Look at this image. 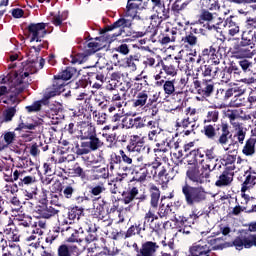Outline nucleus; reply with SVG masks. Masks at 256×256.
Here are the masks:
<instances>
[{
  "mask_svg": "<svg viewBox=\"0 0 256 256\" xmlns=\"http://www.w3.org/2000/svg\"><path fill=\"white\" fill-rule=\"evenodd\" d=\"M202 77H210V79H216L219 75V60H212L210 64H205L202 68Z\"/></svg>",
  "mask_w": 256,
  "mask_h": 256,
  "instance_id": "27",
  "label": "nucleus"
},
{
  "mask_svg": "<svg viewBox=\"0 0 256 256\" xmlns=\"http://www.w3.org/2000/svg\"><path fill=\"white\" fill-rule=\"evenodd\" d=\"M77 75V68L68 66L60 73L54 76L52 85L48 87L54 95H61L65 91L66 81Z\"/></svg>",
  "mask_w": 256,
  "mask_h": 256,
  "instance_id": "7",
  "label": "nucleus"
},
{
  "mask_svg": "<svg viewBox=\"0 0 256 256\" xmlns=\"http://www.w3.org/2000/svg\"><path fill=\"white\" fill-rule=\"evenodd\" d=\"M235 161H237V155L233 154H226L221 159V163L225 167L224 169L231 172H234L235 169H237V166H235Z\"/></svg>",
  "mask_w": 256,
  "mask_h": 256,
  "instance_id": "43",
  "label": "nucleus"
},
{
  "mask_svg": "<svg viewBox=\"0 0 256 256\" xmlns=\"http://www.w3.org/2000/svg\"><path fill=\"white\" fill-rule=\"evenodd\" d=\"M220 77H221L222 83H229L231 79H234L233 73L231 72V68H229V66L224 67L220 73Z\"/></svg>",
  "mask_w": 256,
  "mask_h": 256,
  "instance_id": "61",
  "label": "nucleus"
},
{
  "mask_svg": "<svg viewBox=\"0 0 256 256\" xmlns=\"http://www.w3.org/2000/svg\"><path fill=\"white\" fill-rule=\"evenodd\" d=\"M81 145L76 144V155H89L99 149L105 147V142L101 139V136L97 133V128L93 123L81 121L79 122Z\"/></svg>",
  "mask_w": 256,
  "mask_h": 256,
  "instance_id": "1",
  "label": "nucleus"
},
{
  "mask_svg": "<svg viewBox=\"0 0 256 256\" xmlns=\"http://www.w3.org/2000/svg\"><path fill=\"white\" fill-rule=\"evenodd\" d=\"M235 177V172H231L230 170H225L218 177V181L215 182L216 187H230L231 183H233V179Z\"/></svg>",
  "mask_w": 256,
  "mask_h": 256,
  "instance_id": "33",
  "label": "nucleus"
},
{
  "mask_svg": "<svg viewBox=\"0 0 256 256\" xmlns=\"http://www.w3.org/2000/svg\"><path fill=\"white\" fill-rule=\"evenodd\" d=\"M126 151H129V153H143L145 151V137L137 134L131 135Z\"/></svg>",
  "mask_w": 256,
  "mask_h": 256,
  "instance_id": "18",
  "label": "nucleus"
},
{
  "mask_svg": "<svg viewBox=\"0 0 256 256\" xmlns=\"http://www.w3.org/2000/svg\"><path fill=\"white\" fill-rule=\"evenodd\" d=\"M215 49H217V43H213L209 48H204L200 55L210 57V61H213L215 59Z\"/></svg>",
  "mask_w": 256,
  "mask_h": 256,
  "instance_id": "59",
  "label": "nucleus"
},
{
  "mask_svg": "<svg viewBox=\"0 0 256 256\" xmlns=\"http://www.w3.org/2000/svg\"><path fill=\"white\" fill-rule=\"evenodd\" d=\"M139 59V54L130 55L124 59V65L125 67H128V69H131V71H137V63H139Z\"/></svg>",
  "mask_w": 256,
  "mask_h": 256,
  "instance_id": "48",
  "label": "nucleus"
},
{
  "mask_svg": "<svg viewBox=\"0 0 256 256\" xmlns=\"http://www.w3.org/2000/svg\"><path fill=\"white\" fill-rule=\"evenodd\" d=\"M4 235L6 239L8 240V243H19L21 239V234L19 232V229L17 227L11 228V227H6L4 229Z\"/></svg>",
  "mask_w": 256,
  "mask_h": 256,
  "instance_id": "40",
  "label": "nucleus"
},
{
  "mask_svg": "<svg viewBox=\"0 0 256 256\" xmlns=\"http://www.w3.org/2000/svg\"><path fill=\"white\" fill-rule=\"evenodd\" d=\"M191 79V74H187L186 76H181L177 79H172L174 81V89L176 91V95H183V90L185 87L189 89L191 87V82L189 81Z\"/></svg>",
  "mask_w": 256,
  "mask_h": 256,
  "instance_id": "30",
  "label": "nucleus"
},
{
  "mask_svg": "<svg viewBox=\"0 0 256 256\" xmlns=\"http://www.w3.org/2000/svg\"><path fill=\"white\" fill-rule=\"evenodd\" d=\"M235 100L233 101L234 107H246L247 98L243 97V94H234Z\"/></svg>",
  "mask_w": 256,
  "mask_h": 256,
  "instance_id": "62",
  "label": "nucleus"
},
{
  "mask_svg": "<svg viewBox=\"0 0 256 256\" xmlns=\"http://www.w3.org/2000/svg\"><path fill=\"white\" fill-rule=\"evenodd\" d=\"M245 180L242 183L241 193H247L249 189H253L256 186V171L252 167L244 172Z\"/></svg>",
  "mask_w": 256,
  "mask_h": 256,
  "instance_id": "26",
  "label": "nucleus"
},
{
  "mask_svg": "<svg viewBox=\"0 0 256 256\" xmlns=\"http://www.w3.org/2000/svg\"><path fill=\"white\" fill-rule=\"evenodd\" d=\"M177 39H179V30L177 29V27H167L158 36V41L161 43V45H169V43H175Z\"/></svg>",
  "mask_w": 256,
  "mask_h": 256,
  "instance_id": "20",
  "label": "nucleus"
},
{
  "mask_svg": "<svg viewBox=\"0 0 256 256\" xmlns=\"http://www.w3.org/2000/svg\"><path fill=\"white\" fill-rule=\"evenodd\" d=\"M175 60H173L169 64L162 63V71L168 76V77H177V73H179V65L181 63V60L179 58L175 57Z\"/></svg>",
  "mask_w": 256,
  "mask_h": 256,
  "instance_id": "31",
  "label": "nucleus"
},
{
  "mask_svg": "<svg viewBox=\"0 0 256 256\" xmlns=\"http://www.w3.org/2000/svg\"><path fill=\"white\" fill-rule=\"evenodd\" d=\"M226 240L227 237H208L205 240H199L189 247L188 256H211V251H221L228 247H235L233 241L225 242Z\"/></svg>",
  "mask_w": 256,
  "mask_h": 256,
  "instance_id": "2",
  "label": "nucleus"
},
{
  "mask_svg": "<svg viewBox=\"0 0 256 256\" xmlns=\"http://www.w3.org/2000/svg\"><path fill=\"white\" fill-rule=\"evenodd\" d=\"M23 129H29V131H36L37 133H41L43 131V123L41 121H33L32 123H24L21 122L15 131H23Z\"/></svg>",
  "mask_w": 256,
  "mask_h": 256,
  "instance_id": "38",
  "label": "nucleus"
},
{
  "mask_svg": "<svg viewBox=\"0 0 256 256\" xmlns=\"http://www.w3.org/2000/svg\"><path fill=\"white\" fill-rule=\"evenodd\" d=\"M225 25L228 27V33L231 37H235V35H238L239 31H241L239 23V17L237 16H230L225 20Z\"/></svg>",
  "mask_w": 256,
  "mask_h": 256,
  "instance_id": "35",
  "label": "nucleus"
},
{
  "mask_svg": "<svg viewBox=\"0 0 256 256\" xmlns=\"http://www.w3.org/2000/svg\"><path fill=\"white\" fill-rule=\"evenodd\" d=\"M233 245L237 251H243V247L244 249L256 247V234H251L249 232L240 234L233 240Z\"/></svg>",
  "mask_w": 256,
  "mask_h": 256,
  "instance_id": "12",
  "label": "nucleus"
},
{
  "mask_svg": "<svg viewBox=\"0 0 256 256\" xmlns=\"http://www.w3.org/2000/svg\"><path fill=\"white\" fill-rule=\"evenodd\" d=\"M92 179L94 181H99V179H108L109 178V169L106 167L94 166L91 169Z\"/></svg>",
  "mask_w": 256,
  "mask_h": 256,
  "instance_id": "42",
  "label": "nucleus"
},
{
  "mask_svg": "<svg viewBox=\"0 0 256 256\" xmlns=\"http://www.w3.org/2000/svg\"><path fill=\"white\" fill-rule=\"evenodd\" d=\"M223 57H227V47L216 43V49L212 61L218 60L219 63H221V59H223Z\"/></svg>",
  "mask_w": 256,
  "mask_h": 256,
  "instance_id": "50",
  "label": "nucleus"
},
{
  "mask_svg": "<svg viewBox=\"0 0 256 256\" xmlns=\"http://www.w3.org/2000/svg\"><path fill=\"white\" fill-rule=\"evenodd\" d=\"M35 213L38 219H51V217H55L59 213V210L49 206L47 203H41L36 206Z\"/></svg>",
  "mask_w": 256,
  "mask_h": 256,
  "instance_id": "21",
  "label": "nucleus"
},
{
  "mask_svg": "<svg viewBox=\"0 0 256 256\" xmlns=\"http://www.w3.org/2000/svg\"><path fill=\"white\" fill-rule=\"evenodd\" d=\"M256 45V31L244 30L241 34V40L239 43L234 44L232 51H234L236 57H253L255 52L251 49Z\"/></svg>",
  "mask_w": 256,
  "mask_h": 256,
  "instance_id": "5",
  "label": "nucleus"
},
{
  "mask_svg": "<svg viewBox=\"0 0 256 256\" xmlns=\"http://www.w3.org/2000/svg\"><path fill=\"white\" fill-rule=\"evenodd\" d=\"M219 121V110L212 108L208 110L204 123H217Z\"/></svg>",
  "mask_w": 256,
  "mask_h": 256,
  "instance_id": "52",
  "label": "nucleus"
},
{
  "mask_svg": "<svg viewBox=\"0 0 256 256\" xmlns=\"http://www.w3.org/2000/svg\"><path fill=\"white\" fill-rule=\"evenodd\" d=\"M106 33L101 34L100 32V37H96L95 41L89 42L87 44V49L85 50L88 56L95 55L97 51H101V49H105L107 47L108 43H111L112 41H115L117 37L121 36L123 34V30L119 29L117 33L110 34L106 36Z\"/></svg>",
  "mask_w": 256,
  "mask_h": 256,
  "instance_id": "8",
  "label": "nucleus"
},
{
  "mask_svg": "<svg viewBox=\"0 0 256 256\" xmlns=\"http://www.w3.org/2000/svg\"><path fill=\"white\" fill-rule=\"evenodd\" d=\"M132 179L130 183H145L147 181V175H149V166L147 164L134 165L130 171Z\"/></svg>",
  "mask_w": 256,
  "mask_h": 256,
  "instance_id": "17",
  "label": "nucleus"
},
{
  "mask_svg": "<svg viewBox=\"0 0 256 256\" xmlns=\"http://www.w3.org/2000/svg\"><path fill=\"white\" fill-rule=\"evenodd\" d=\"M10 250H9V255L13 256H21L23 255V252H21V246L15 244V242H9Z\"/></svg>",
  "mask_w": 256,
  "mask_h": 256,
  "instance_id": "64",
  "label": "nucleus"
},
{
  "mask_svg": "<svg viewBox=\"0 0 256 256\" xmlns=\"http://www.w3.org/2000/svg\"><path fill=\"white\" fill-rule=\"evenodd\" d=\"M232 137L233 134L231 133V126H229L227 122H221L214 141L217 143V145L225 147L226 145H229V139Z\"/></svg>",
  "mask_w": 256,
  "mask_h": 256,
  "instance_id": "16",
  "label": "nucleus"
},
{
  "mask_svg": "<svg viewBox=\"0 0 256 256\" xmlns=\"http://www.w3.org/2000/svg\"><path fill=\"white\" fill-rule=\"evenodd\" d=\"M190 155L194 157L195 163H203V157H205V150L197 149L190 151Z\"/></svg>",
  "mask_w": 256,
  "mask_h": 256,
  "instance_id": "63",
  "label": "nucleus"
},
{
  "mask_svg": "<svg viewBox=\"0 0 256 256\" xmlns=\"http://www.w3.org/2000/svg\"><path fill=\"white\" fill-rule=\"evenodd\" d=\"M231 55L234 59H240L238 65L243 73H253V56L238 57L235 54V50L231 51Z\"/></svg>",
  "mask_w": 256,
  "mask_h": 256,
  "instance_id": "29",
  "label": "nucleus"
},
{
  "mask_svg": "<svg viewBox=\"0 0 256 256\" xmlns=\"http://www.w3.org/2000/svg\"><path fill=\"white\" fill-rule=\"evenodd\" d=\"M59 233H61L59 227L54 228L52 231H50L45 238L46 243H48V245H53V242L59 239Z\"/></svg>",
  "mask_w": 256,
  "mask_h": 256,
  "instance_id": "56",
  "label": "nucleus"
},
{
  "mask_svg": "<svg viewBox=\"0 0 256 256\" xmlns=\"http://www.w3.org/2000/svg\"><path fill=\"white\" fill-rule=\"evenodd\" d=\"M193 125H195V120L191 121L189 117H187L182 120H176L175 127L177 131H179V129H189V127H193Z\"/></svg>",
  "mask_w": 256,
  "mask_h": 256,
  "instance_id": "55",
  "label": "nucleus"
},
{
  "mask_svg": "<svg viewBox=\"0 0 256 256\" xmlns=\"http://www.w3.org/2000/svg\"><path fill=\"white\" fill-rule=\"evenodd\" d=\"M165 95L171 97L172 95H177L175 90V80H167L162 86Z\"/></svg>",
  "mask_w": 256,
  "mask_h": 256,
  "instance_id": "51",
  "label": "nucleus"
},
{
  "mask_svg": "<svg viewBox=\"0 0 256 256\" xmlns=\"http://www.w3.org/2000/svg\"><path fill=\"white\" fill-rule=\"evenodd\" d=\"M14 179H17L18 187L20 188L29 187V185L37 183V178L33 175H27V171L25 170H15Z\"/></svg>",
  "mask_w": 256,
  "mask_h": 256,
  "instance_id": "23",
  "label": "nucleus"
},
{
  "mask_svg": "<svg viewBox=\"0 0 256 256\" xmlns=\"http://www.w3.org/2000/svg\"><path fill=\"white\" fill-rule=\"evenodd\" d=\"M79 248L75 245L60 244L57 247L56 256H77Z\"/></svg>",
  "mask_w": 256,
  "mask_h": 256,
  "instance_id": "37",
  "label": "nucleus"
},
{
  "mask_svg": "<svg viewBox=\"0 0 256 256\" xmlns=\"http://www.w3.org/2000/svg\"><path fill=\"white\" fill-rule=\"evenodd\" d=\"M97 231H99V227L96 224H91L86 232L85 243L89 244L97 241Z\"/></svg>",
  "mask_w": 256,
  "mask_h": 256,
  "instance_id": "47",
  "label": "nucleus"
},
{
  "mask_svg": "<svg viewBox=\"0 0 256 256\" xmlns=\"http://www.w3.org/2000/svg\"><path fill=\"white\" fill-rule=\"evenodd\" d=\"M70 57V63H78L79 65H81V63H85V61L88 59L89 54L84 51L83 53H77L75 55H71Z\"/></svg>",
  "mask_w": 256,
  "mask_h": 256,
  "instance_id": "58",
  "label": "nucleus"
},
{
  "mask_svg": "<svg viewBox=\"0 0 256 256\" xmlns=\"http://www.w3.org/2000/svg\"><path fill=\"white\" fill-rule=\"evenodd\" d=\"M89 189V197H90V201L91 199L93 201H99V199H101V197H99V195H101L102 193H105V184L103 182H100L98 185H94V186H88Z\"/></svg>",
  "mask_w": 256,
  "mask_h": 256,
  "instance_id": "39",
  "label": "nucleus"
},
{
  "mask_svg": "<svg viewBox=\"0 0 256 256\" xmlns=\"http://www.w3.org/2000/svg\"><path fill=\"white\" fill-rule=\"evenodd\" d=\"M103 99L108 103H114L115 106L118 107V109H121V107H123V96H121L119 90L112 92H104Z\"/></svg>",
  "mask_w": 256,
  "mask_h": 256,
  "instance_id": "32",
  "label": "nucleus"
},
{
  "mask_svg": "<svg viewBox=\"0 0 256 256\" xmlns=\"http://www.w3.org/2000/svg\"><path fill=\"white\" fill-rule=\"evenodd\" d=\"M159 249V243L151 240H146L141 243L140 254H136V256H157Z\"/></svg>",
  "mask_w": 256,
  "mask_h": 256,
  "instance_id": "25",
  "label": "nucleus"
},
{
  "mask_svg": "<svg viewBox=\"0 0 256 256\" xmlns=\"http://www.w3.org/2000/svg\"><path fill=\"white\" fill-rule=\"evenodd\" d=\"M184 201L188 207H195L207 201V191L203 186H191L189 182H185L181 186Z\"/></svg>",
  "mask_w": 256,
  "mask_h": 256,
  "instance_id": "6",
  "label": "nucleus"
},
{
  "mask_svg": "<svg viewBox=\"0 0 256 256\" xmlns=\"http://www.w3.org/2000/svg\"><path fill=\"white\" fill-rule=\"evenodd\" d=\"M157 121L159 119L152 116H137L135 118H129L128 125L130 129H144V127L155 129L157 127Z\"/></svg>",
  "mask_w": 256,
  "mask_h": 256,
  "instance_id": "11",
  "label": "nucleus"
},
{
  "mask_svg": "<svg viewBox=\"0 0 256 256\" xmlns=\"http://www.w3.org/2000/svg\"><path fill=\"white\" fill-rule=\"evenodd\" d=\"M58 191H60V197L71 200L77 191V183L72 178L64 177L62 184H58Z\"/></svg>",
  "mask_w": 256,
  "mask_h": 256,
  "instance_id": "15",
  "label": "nucleus"
},
{
  "mask_svg": "<svg viewBox=\"0 0 256 256\" xmlns=\"http://www.w3.org/2000/svg\"><path fill=\"white\" fill-rule=\"evenodd\" d=\"M159 100V95H149V91L143 90L135 94V98L132 100L133 107H152Z\"/></svg>",
  "mask_w": 256,
  "mask_h": 256,
  "instance_id": "10",
  "label": "nucleus"
},
{
  "mask_svg": "<svg viewBox=\"0 0 256 256\" xmlns=\"http://www.w3.org/2000/svg\"><path fill=\"white\" fill-rule=\"evenodd\" d=\"M187 5H189V2H181V0H176L171 6L173 15H175V17L181 15V12L187 9Z\"/></svg>",
  "mask_w": 256,
  "mask_h": 256,
  "instance_id": "49",
  "label": "nucleus"
},
{
  "mask_svg": "<svg viewBox=\"0 0 256 256\" xmlns=\"http://www.w3.org/2000/svg\"><path fill=\"white\" fill-rule=\"evenodd\" d=\"M47 23L40 22V23H30L26 30L31 36L30 41H36V43H41V39L45 37L49 32H47Z\"/></svg>",
  "mask_w": 256,
  "mask_h": 256,
  "instance_id": "13",
  "label": "nucleus"
},
{
  "mask_svg": "<svg viewBox=\"0 0 256 256\" xmlns=\"http://www.w3.org/2000/svg\"><path fill=\"white\" fill-rule=\"evenodd\" d=\"M135 199H139V187L133 185V182H128V187L122 192V203L129 205Z\"/></svg>",
  "mask_w": 256,
  "mask_h": 256,
  "instance_id": "22",
  "label": "nucleus"
},
{
  "mask_svg": "<svg viewBox=\"0 0 256 256\" xmlns=\"http://www.w3.org/2000/svg\"><path fill=\"white\" fill-rule=\"evenodd\" d=\"M158 183H160L162 187H165V185L169 183V173L167 172V168H165V166H162L158 171Z\"/></svg>",
  "mask_w": 256,
  "mask_h": 256,
  "instance_id": "53",
  "label": "nucleus"
},
{
  "mask_svg": "<svg viewBox=\"0 0 256 256\" xmlns=\"http://www.w3.org/2000/svg\"><path fill=\"white\" fill-rule=\"evenodd\" d=\"M245 91L246 90L243 86L238 85H234L229 88H222V97L224 103H227V101H229L230 98L233 97V95H235V93H237V95H244Z\"/></svg>",
  "mask_w": 256,
  "mask_h": 256,
  "instance_id": "36",
  "label": "nucleus"
},
{
  "mask_svg": "<svg viewBox=\"0 0 256 256\" xmlns=\"http://www.w3.org/2000/svg\"><path fill=\"white\" fill-rule=\"evenodd\" d=\"M182 45H184L187 49L191 47H195L198 43V38L193 34V32H187L185 36L181 39Z\"/></svg>",
  "mask_w": 256,
  "mask_h": 256,
  "instance_id": "44",
  "label": "nucleus"
},
{
  "mask_svg": "<svg viewBox=\"0 0 256 256\" xmlns=\"http://www.w3.org/2000/svg\"><path fill=\"white\" fill-rule=\"evenodd\" d=\"M119 154L113 152L108 159V168L110 171H120L122 179L127 177L128 173H131L133 164V156L128 150L120 149Z\"/></svg>",
  "mask_w": 256,
  "mask_h": 256,
  "instance_id": "4",
  "label": "nucleus"
},
{
  "mask_svg": "<svg viewBox=\"0 0 256 256\" xmlns=\"http://www.w3.org/2000/svg\"><path fill=\"white\" fill-rule=\"evenodd\" d=\"M213 19V13L209 12V10L202 9L198 16V23H200V25H203V23H209L213 21Z\"/></svg>",
  "mask_w": 256,
  "mask_h": 256,
  "instance_id": "54",
  "label": "nucleus"
},
{
  "mask_svg": "<svg viewBox=\"0 0 256 256\" xmlns=\"http://www.w3.org/2000/svg\"><path fill=\"white\" fill-rule=\"evenodd\" d=\"M70 173L72 177H80V179H85V177H87L85 170L79 165V163L74 164Z\"/></svg>",
  "mask_w": 256,
  "mask_h": 256,
  "instance_id": "57",
  "label": "nucleus"
},
{
  "mask_svg": "<svg viewBox=\"0 0 256 256\" xmlns=\"http://www.w3.org/2000/svg\"><path fill=\"white\" fill-rule=\"evenodd\" d=\"M149 8V1L146 2H132L127 1L126 10L124 17H130V19L120 18L117 21H115L111 25H107L106 27L100 29V33H109V31H113L115 29H123L131 27L133 25V19L137 18V14L139 11H143V9Z\"/></svg>",
  "mask_w": 256,
  "mask_h": 256,
  "instance_id": "3",
  "label": "nucleus"
},
{
  "mask_svg": "<svg viewBox=\"0 0 256 256\" xmlns=\"http://www.w3.org/2000/svg\"><path fill=\"white\" fill-rule=\"evenodd\" d=\"M157 213L160 219H165L168 215L175 213V209L173 208V204L168 203L166 206L165 204H160Z\"/></svg>",
  "mask_w": 256,
  "mask_h": 256,
  "instance_id": "46",
  "label": "nucleus"
},
{
  "mask_svg": "<svg viewBox=\"0 0 256 256\" xmlns=\"http://www.w3.org/2000/svg\"><path fill=\"white\" fill-rule=\"evenodd\" d=\"M93 119L97 125H105L107 123V114L105 112L93 111Z\"/></svg>",
  "mask_w": 256,
  "mask_h": 256,
  "instance_id": "60",
  "label": "nucleus"
},
{
  "mask_svg": "<svg viewBox=\"0 0 256 256\" xmlns=\"http://www.w3.org/2000/svg\"><path fill=\"white\" fill-rule=\"evenodd\" d=\"M110 71H113V66L106 65L98 67V71L96 72H88L87 75L89 79H96V81H100V83H103L104 81H107V77Z\"/></svg>",
  "mask_w": 256,
  "mask_h": 256,
  "instance_id": "28",
  "label": "nucleus"
},
{
  "mask_svg": "<svg viewBox=\"0 0 256 256\" xmlns=\"http://www.w3.org/2000/svg\"><path fill=\"white\" fill-rule=\"evenodd\" d=\"M85 211V208L79 207V206H74L68 209V219L69 221H79L81 219V216L83 215Z\"/></svg>",
  "mask_w": 256,
  "mask_h": 256,
  "instance_id": "45",
  "label": "nucleus"
},
{
  "mask_svg": "<svg viewBox=\"0 0 256 256\" xmlns=\"http://www.w3.org/2000/svg\"><path fill=\"white\" fill-rule=\"evenodd\" d=\"M53 97H57L56 94L50 88H47L41 100L35 101L30 106H26L25 109L28 113H39L41 107L43 105H49V99H53Z\"/></svg>",
  "mask_w": 256,
  "mask_h": 256,
  "instance_id": "19",
  "label": "nucleus"
},
{
  "mask_svg": "<svg viewBox=\"0 0 256 256\" xmlns=\"http://www.w3.org/2000/svg\"><path fill=\"white\" fill-rule=\"evenodd\" d=\"M220 123L218 124H205L201 129V133L206 139L210 141H215L217 139V134L219 133Z\"/></svg>",
  "mask_w": 256,
  "mask_h": 256,
  "instance_id": "34",
  "label": "nucleus"
},
{
  "mask_svg": "<svg viewBox=\"0 0 256 256\" xmlns=\"http://www.w3.org/2000/svg\"><path fill=\"white\" fill-rule=\"evenodd\" d=\"M256 138L251 136L249 139L246 140L245 145L242 148V153L245 157H253L256 153Z\"/></svg>",
  "mask_w": 256,
  "mask_h": 256,
  "instance_id": "41",
  "label": "nucleus"
},
{
  "mask_svg": "<svg viewBox=\"0 0 256 256\" xmlns=\"http://www.w3.org/2000/svg\"><path fill=\"white\" fill-rule=\"evenodd\" d=\"M148 197L150 203V209L158 210L159 209V201H161V190L157 185L150 183L148 185Z\"/></svg>",
  "mask_w": 256,
  "mask_h": 256,
  "instance_id": "24",
  "label": "nucleus"
},
{
  "mask_svg": "<svg viewBox=\"0 0 256 256\" xmlns=\"http://www.w3.org/2000/svg\"><path fill=\"white\" fill-rule=\"evenodd\" d=\"M186 177L194 185H205L207 183L208 175L199 165L191 166L186 171Z\"/></svg>",
  "mask_w": 256,
  "mask_h": 256,
  "instance_id": "14",
  "label": "nucleus"
},
{
  "mask_svg": "<svg viewBox=\"0 0 256 256\" xmlns=\"http://www.w3.org/2000/svg\"><path fill=\"white\" fill-rule=\"evenodd\" d=\"M192 85L197 93L202 99L197 97L198 101H203V99H209L213 97L215 93V82L213 79L204 78L199 80V77H192Z\"/></svg>",
  "mask_w": 256,
  "mask_h": 256,
  "instance_id": "9",
  "label": "nucleus"
}]
</instances>
